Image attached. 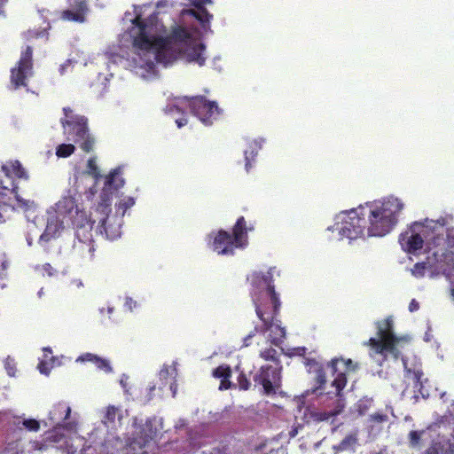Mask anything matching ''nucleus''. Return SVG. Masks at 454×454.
I'll return each instance as SVG.
<instances>
[{
	"label": "nucleus",
	"mask_w": 454,
	"mask_h": 454,
	"mask_svg": "<svg viewBox=\"0 0 454 454\" xmlns=\"http://www.w3.org/2000/svg\"><path fill=\"white\" fill-rule=\"evenodd\" d=\"M97 357V355H94L92 353H84L82 355H81L77 359L76 361L77 362H90L93 364V362L95 361Z\"/></svg>",
	"instance_id": "obj_46"
},
{
	"label": "nucleus",
	"mask_w": 454,
	"mask_h": 454,
	"mask_svg": "<svg viewBox=\"0 0 454 454\" xmlns=\"http://www.w3.org/2000/svg\"><path fill=\"white\" fill-rule=\"evenodd\" d=\"M193 3H201V5H204L205 4L211 3V0H194Z\"/></svg>",
	"instance_id": "obj_56"
},
{
	"label": "nucleus",
	"mask_w": 454,
	"mask_h": 454,
	"mask_svg": "<svg viewBox=\"0 0 454 454\" xmlns=\"http://www.w3.org/2000/svg\"><path fill=\"white\" fill-rule=\"evenodd\" d=\"M75 146L73 144H61L56 149V154L60 158H67L74 153Z\"/></svg>",
	"instance_id": "obj_36"
},
{
	"label": "nucleus",
	"mask_w": 454,
	"mask_h": 454,
	"mask_svg": "<svg viewBox=\"0 0 454 454\" xmlns=\"http://www.w3.org/2000/svg\"><path fill=\"white\" fill-rule=\"evenodd\" d=\"M68 221H70L75 231V238L82 237L89 239L90 235H92L94 222L87 215L84 210L80 209L78 213L74 214Z\"/></svg>",
	"instance_id": "obj_17"
},
{
	"label": "nucleus",
	"mask_w": 454,
	"mask_h": 454,
	"mask_svg": "<svg viewBox=\"0 0 454 454\" xmlns=\"http://www.w3.org/2000/svg\"><path fill=\"white\" fill-rule=\"evenodd\" d=\"M238 384L242 390H247L250 387V381L243 372H241L238 377Z\"/></svg>",
	"instance_id": "obj_42"
},
{
	"label": "nucleus",
	"mask_w": 454,
	"mask_h": 454,
	"mask_svg": "<svg viewBox=\"0 0 454 454\" xmlns=\"http://www.w3.org/2000/svg\"><path fill=\"white\" fill-rule=\"evenodd\" d=\"M337 402V405L335 406V408L330 411H317V412H314L312 413V418L315 421H327L329 420L330 419H333L334 418L335 416H337L338 414H340L343 408H344V403L342 402L341 399L338 398L336 400Z\"/></svg>",
	"instance_id": "obj_29"
},
{
	"label": "nucleus",
	"mask_w": 454,
	"mask_h": 454,
	"mask_svg": "<svg viewBox=\"0 0 454 454\" xmlns=\"http://www.w3.org/2000/svg\"><path fill=\"white\" fill-rule=\"evenodd\" d=\"M43 352H44V354H47V353L51 354L52 353L51 348H43Z\"/></svg>",
	"instance_id": "obj_58"
},
{
	"label": "nucleus",
	"mask_w": 454,
	"mask_h": 454,
	"mask_svg": "<svg viewBox=\"0 0 454 454\" xmlns=\"http://www.w3.org/2000/svg\"><path fill=\"white\" fill-rule=\"evenodd\" d=\"M134 12L136 16L131 20L132 27L129 30L132 45L138 51H153L158 62L169 64L182 58L183 51L194 43L191 32L182 26L172 27L165 37L154 35L157 13L153 12L144 19L141 7L135 6Z\"/></svg>",
	"instance_id": "obj_1"
},
{
	"label": "nucleus",
	"mask_w": 454,
	"mask_h": 454,
	"mask_svg": "<svg viewBox=\"0 0 454 454\" xmlns=\"http://www.w3.org/2000/svg\"><path fill=\"white\" fill-rule=\"evenodd\" d=\"M63 228V221L60 222L58 218H51L48 221L46 228L41 235L40 239L49 241L50 239L57 237Z\"/></svg>",
	"instance_id": "obj_28"
},
{
	"label": "nucleus",
	"mask_w": 454,
	"mask_h": 454,
	"mask_svg": "<svg viewBox=\"0 0 454 454\" xmlns=\"http://www.w3.org/2000/svg\"><path fill=\"white\" fill-rule=\"evenodd\" d=\"M454 269L453 254L448 252H434L427 256L425 261L416 262L410 270L411 274L416 278H421L429 273L431 278L440 274H448Z\"/></svg>",
	"instance_id": "obj_8"
},
{
	"label": "nucleus",
	"mask_w": 454,
	"mask_h": 454,
	"mask_svg": "<svg viewBox=\"0 0 454 454\" xmlns=\"http://www.w3.org/2000/svg\"><path fill=\"white\" fill-rule=\"evenodd\" d=\"M372 419L376 422H383L387 419V415L380 414V413H375L371 416Z\"/></svg>",
	"instance_id": "obj_48"
},
{
	"label": "nucleus",
	"mask_w": 454,
	"mask_h": 454,
	"mask_svg": "<svg viewBox=\"0 0 454 454\" xmlns=\"http://www.w3.org/2000/svg\"><path fill=\"white\" fill-rule=\"evenodd\" d=\"M71 408L64 402L58 403L49 413V419L55 424L67 420L70 417Z\"/></svg>",
	"instance_id": "obj_26"
},
{
	"label": "nucleus",
	"mask_w": 454,
	"mask_h": 454,
	"mask_svg": "<svg viewBox=\"0 0 454 454\" xmlns=\"http://www.w3.org/2000/svg\"><path fill=\"white\" fill-rule=\"evenodd\" d=\"M68 8L60 12V19L66 21L83 23L89 12L87 0H67Z\"/></svg>",
	"instance_id": "obj_16"
},
{
	"label": "nucleus",
	"mask_w": 454,
	"mask_h": 454,
	"mask_svg": "<svg viewBox=\"0 0 454 454\" xmlns=\"http://www.w3.org/2000/svg\"><path fill=\"white\" fill-rule=\"evenodd\" d=\"M31 444H32V449L34 450H43V446L44 445L42 442H38V441L32 442Z\"/></svg>",
	"instance_id": "obj_53"
},
{
	"label": "nucleus",
	"mask_w": 454,
	"mask_h": 454,
	"mask_svg": "<svg viewBox=\"0 0 454 454\" xmlns=\"http://www.w3.org/2000/svg\"><path fill=\"white\" fill-rule=\"evenodd\" d=\"M259 356L265 361H271L275 364L276 367L282 366L279 356L277 350L273 348H268L260 351Z\"/></svg>",
	"instance_id": "obj_32"
},
{
	"label": "nucleus",
	"mask_w": 454,
	"mask_h": 454,
	"mask_svg": "<svg viewBox=\"0 0 454 454\" xmlns=\"http://www.w3.org/2000/svg\"><path fill=\"white\" fill-rule=\"evenodd\" d=\"M135 204V200L133 198L129 197L127 200H121L117 205V210H122V215H124L125 211L131 207Z\"/></svg>",
	"instance_id": "obj_43"
},
{
	"label": "nucleus",
	"mask_w": 454,
	"mask_h": 454,
	"mask_svg": "<svg viewBox=\"0 0 454 454\" xmlns=\"http://www.w3.org/2000/svg\"><path fill=\"white\" fill-rule=\"evenodd\" d=\"M14 207L9 204H0V223L5 222V214L7 212H12Z\"/></svg>",
	"instance_id": "obj_44"
},
{
	"label": "nucleus",
	"mask_w": 454,
	"mask_h": 454,
	"mask_svg": "<svg viewBox=\"0 0 454 454\" xmlns=\"http://www.w3.org/2000/svg\"><path fill=\"white\" fill-rule=\"evenodd\" d=\"M424 225L419 223H412L408 230L402 232L399 236V243L402 249L409 254H415L420 250L424 245V239L419 229H423Z\"/></svg>",
	"instance_id": "obj_15"
},
{
	"label": "nucleus",
	"mask_w": 454,
	"mask_h": 454,
	"mask_svg": "<svg viewBox=\"0 0 454 454\" xmlns=\"http://www.w3.org/2000/svg\"><path fill=\"white\" fill-rule=\"evenodd\" d=\"M253 227H247L244 216L237 219L232 232L230 233L224 230H219L212 232L210 238L212 241V249L218 254L233 255L236 249H243L248 245V231H253Z\"/></svg>",
	"instance_id": "obj_5"
},
{
	"label": "nucleus",
	"mask_w": 454,
	"mask_h": 454,
	"mask_svg": "<svg viewBox=\"0 0 454 454\" xmlns=\"http://www.w3.org/2000/svg\"><path fill=\"white\" fill-rule=\"evenodd\" d=\"M450 296H451L452 300L454 301V287H452L450 289Z\"/></svg>",
	"instance_id": "obj_59"
},
{
	"label": "nucleus",
	"mask_w": 454,
	"mask_h": 454,
	"mask_svg": "<svg viewBox=\"0 0 454 454\" xmlns=\"http://www.w3.org/2000/svg\"><path fill=\"white\" fill-rule=\"evenodd\" d=\"M183 100L188 102L191 112L206 125L212 124L220 114L216 103L207 100L204 96L184 97Z\"/></svg>",
	"instance_id": "obj_11"
},
{
	"label": "nucleus",
	"mask_w": 454,
	"mask_h": 454,
	"mask_svg": "<svg viewBox=\"0 0 454 454\" xmlns=\"http://www.w3.org/2000/svg\"><path fill=\"white\" fill-rule=\"evenodd\" d=\"M170 389L172 390L173 395H176V383L171 384Z\"/></svg>",
	"instance_id": "obj_57"
},
{
	"label": "nucleus",
	"mask_w": 454,
	"mask_h": 454,
	"mask_svg": "<svg viewBox=\"0 0 454 454\" xmlns=\"http://www.w3.org/2000/svg\"><path fill=\"white\" fill-rule=\"evenodd\" d=\"M362 214H364L362 205L348 211L339 229L340 235L349 239L362 238L365 233L368 235L367 219Z\"/></svg>",
	"instance_id": "obj_9"
},
{
	"label": "nucleus",
	"mask_w": 454,
	"mask_h": 454,
	"mask_svg": "<svg viewBox=\"0 0 454 454\" xmlns=\"http://www.w3.org/2000/svg\"><path fill=\"white\" fill-rule=\"evenodd\" d=\"M149 390H150V392H153V390H155V386L151 387Z\"/></svg>",
	"instance_id": "obj_63"
},
{
	"label": "nucleus",
	"mask_w": 454,
	"mask_h": 454,
	"mask_svg": "<svg viewBox=\"0 0 454 454\" xmlns=\"http://www.w3.org/2000/svg\"><path fill=\"white\" fill-rule=\"evenodd\" d=\"M327 366L331 368L332 374L336 375L332 382V386L336 389V396L341 395V391L347 385V372H354L357 369V365L354 364L351 359L344 360L342 358H333L328 362Z\"/></svg>",
	"instance_id": "obj_13"
},
{
	"label": "nucleus",
	"mask_w": 454,
	"mask_h": 454,
	"mask_svg": "<svg viewBox=\"0 0 454 454\" xmlns=\"http://www.w3.org/2000/svg\"><path fill=\"white\" fill-rule=\"evenodd\" d=\"M231 378L221 380L219 389L220 390H227L232 387V384L230 380Z\"/></svg>",
	"instance_id": "obj_47"
},
{
	"label": "nucleus",
	"mask_w": 454,
	"mask_h": 454,
	"mask_svg": "<svg viewBox=\"0 0 454 454\" xmlns=\"http://www.w3.org/2000/svg\"><path fill=\"white\" fill-rule=\"evenodd\" d=\"M156 434V428L151 423H146L138 434L126 444L123 454H149Z\"/></svg>",
	"instance_id": "obj_12"
},
{
	"label": "nucleus",
	"mask_w": 454,
	"mask_h": 454,
	"mask_svg": "<svg viewBox=\"0 0 454 454\" xmlns=\"http://www.w3.org/2000/svg\"><path fill=\"white\" fill-rule=\"evenodd\" d=\"M252 299L256 316L262 325L254 326V330L244 338V346H248V341L256 333L264 334L267 332H270L269 337L271 344L280 346L286 338V329L281 326L280 320L278 319L281 308L278 294L271 289L265 294L254 293Z\"/></svg>",
	"instance_id": "obj_2"
},
{
	"label": "nucleus",
	"mask_w": 454,
	"mask_h": 454,
	"mask_svg": "<svg viewBox=\"0 0 454 454\" xmlns=\"http://www.w3.org/2000/svg\"><path fill=\"white\" fill-rule=\"evenodd\" d=\"M38 369H39L40 372L43 373V374H49V372H50V370L47 367V364L45 362H40L38 364Z\"/></svg>",
	"instance_id": "obj_50"
},
{
	"label": "nucleus",
	"mask_w": 454,
	"mask_h": 454,
	"mask_svg": "<svg viewBox=\"0 0 454 454\" xmlns=\"http://www.w3.org/2000/svg\"><path fill=\"white\" fill-rule=\"evenodd\" d=\"M212 375L216 379H227L231 377V369L230 365L222 364L214 369Z\"/></svg>",
	"instance_id": "obj_35"
},
{
	"label": "nucleus",
	"mask_w": 454,
	"mask_h": 454,
	"mask_svg": "<svg viewBox=\"0 0 454 454\" xmlns=\"http://www.w3.org/2000/svg\"><path fill=\"white\" fill-rule=\"evenodd\" d=\"M405 377L413 381V387L417 392H419L422 397L429 395L428 392L424 389V383L427 382V379H424V372L420 366H414V368H409L404 364Z\"/></svg>",
	"instance_id": "obj_22"
},
{
	"label": "nucleus",
	"mask_w": 454,
	"mask_h": 454,
	"mask_svg": "<svg viewBox=\"0 0 454 454\" xmlns=\"http://www.w3.org/2000/svg\"><path fill=\"white\" fill-rule=\"evenodd\" d=\"M120 176L119 169H114L107 176L105 184V188L101 194L102 202L99 203L98 207H102V211L110 210L109 207L111 205L110 199L108 195L106 194V189L113 188L114 190H118L124 185V179Z\"/></svg>",
	"instance_id": "obj_19"
},
{
	"label": "nucleus",
	"mask_w": 454,
	"mask_h": 454,
	"mask_svg": "<svg viewBox=\"0 0 454 454\" xmlns=\"http://www.w3.org/2000/svg\"><path fill=\"white\" fill-rule=\"evenodd\" d=\"M43 288H41V290L38 292V295H39L40 297H41V296L43 295Z\"/></svg>",
	"instance_id": "obj_61"
},
{
	"label": "nucleus",
	"mask_w": 454,
	"mask_h": 454,
	"mask_svg": "<svg viewBox=\"0 0 454 454\" xmlns=\"http://www.w3.org/2000/svg\"><path fill=\"white\" fill-rule=\"evenodd\" d=\"M419 309V303L415 299H412L409 304V310L411 312L417 311Z\"/></svg>",
	"instance_id": "obj_49"
},
{
	"label": "nucleus",
	"mask_w": 454,
	"mask_h": 454,
	"mask_svg": "<svg viewBox=\"0 0 454 454\" xmlns=\"http://www.w3.org/2000/svg\"><path fill=\"white\" fill-rule=\"evenodd\" d=\"M19 443L17 442H9L4 448L3 454H19Z\"/></svg>",
	"instance_id": "obj_45"
},
{
	"label": "nucleus",
	"mask_w": 454,
	"mask_h": 454,
	"mask_svg": "<svg viewBox=\"0 0 454 454\" xmlns=\"http://www.w3.org/2000/svg\"><path fill=\"white\" fill-rule=\"evenodd\" d=\"M43 270L48 273L49 276L53 275V268L51 267V265L50 263H45L43 265Z\"/></svg>",
	"instance_id": "obj_54"
},
{
	"label": "nucleus",
	"mask_w": 454,
	"mask_h": 454,
	"mask_svg": "<svg viewBox=\"0 0 454 454\" xmlns=\"http://www.w3.org/2000/svg\"><path fill=\"white\" fill-rule=\"evenodd\" d=\"M282 366L273 368L270 365H262L254 376V381L262 385L266 395L276 393V387L280 386Z\"/></svg>",
	"instance_id": "obj_14"
},
{
	"label": "nucleus",
	"mask_w": 454,
	"mask_h": 454,
	"mask_svg": "<svg viewBox=\"0 0 454 454\" xmlns=\"http://www.w3.org/2000/svg\"><path fill=\"white\" fill-rule=\"evenodd\" d=\"M87 171L90 176H94L95 178H98L100 176V171L97 165L95 158H90L88 160Z\"/></svg>",
	"instance_id": "obj_39"
},
{
	"label": "nucleus",
	"mask_w": 454,
	"mask_h": 454,
	"mask_svg": "<svg viewBox=\"0 0 454 454\" xmlns=\"http://www.w3.org/2000/svg\"><path fill=\"white\" fill-rule=\"evenodd\" d=\"M75 239L74 243V253L83 259L92 260L96 250L92 235H90L89 239L82 237Z\"/></svg>",
	"instance_id": "obj_23"
},
{
	"label": "nucleus",
	"mask_w": 454,
	"mask_h": 454,
	"mask_svg": "<svg viewBox=\"0 0 454 454\" xmlns=\"http://www.w3.org/2000/svg\"><path fill=\"white\" fill-rule=\"evenodd\" d=\"M93 364H95V366L98 369L102 370L106 372H112V367L110 366L109 363L106 360H105L98 356H97L95 361L93 362Z\"/></svg>",
	"instance_id": "obj_41"
},
{
	"label": "nucleus",
	"mask_w": 454,
	"mask_h": 454,
	"mask_svg": "<svg viewBox=\"0 0 454 454\" xmlns=\"http://www.w3.org/2000/svg\"><path fill=\"white\" fill-rule=\"evenodd\" d=\"M24 37L27 41H32L34 39H38V38H44L45 40H48V38H49L48 29L42 28V27L28 29L24 33Z\"/></svg>",
	"instance_id": "obj_33"
},
{
	"label": "nucleus",
	"mask_w": 454,
	"mask_h": 454,
	"mask_svg": "<svg viewBox=\"0 0 454 454\" xmlns=\"http://www.w3.org/2000/svg\"><path fill=\"white\" fill-rule=\"evenodd\" d=\"M21 424L27 430L31 432H37L40 429V423L35 419H23Z\"/></svg>",
	"instance_id": "obj_40"
},
{
	"label": "nucleus",
	"mask_w": 454,
	"mask_h": 454,
	"mask_svg": "<svg viewBox=\"0 0 454 454\" xmlns=\"http://www.w3.org/2000/svg\"><path fill=\"white\" fill-rule=\"evenodd\" d=\"M377 325V337L370 338L364 345L370 347L369 356L376 360L379 365H382L391 355L395 360L400 356V351L397 348V344L400 340L393 331L394 323L392 318L387 317L384 320L378 321Z\"/></svg>",
	"instance_id": "obj_4"
},
{
	"label": "nucleus",
	"mask_w": 454,
	"mask_h": 454,
	"mask_svg": "<svg viewBox=\"0 0 454 454\" xmlns=\"http://www.w3.org/2000/svg\"><path fill=\"white\" fill-rule=\"evenodd\" d=\"M63 114L64 117L59 121L66 138L78 145L84 153L92 152L95 138L90 133L88 119L83 115L74 114L69 106L63 108Z\"/></svg>",
	"instance_id": "obj_6"
},
{
	"label": "nucleus",
	"mask_w": 454,
	"mask_h": 454,
	"mask_svg": "<svg viewBox=\"0 0 454 454\" xmlns=\"http://www.w3.org/2000/svg\"><path fill=\"white\" fill-rule=\"evenodd\" d=\"M118 412H119V410L114 407V406H108L106 408V411L105 412V415H104V418H103V422L105 424H108V423H114L115 422V419L116 418L118 417Z\"/></svg>",
	"instance_id": "obj_37"
},
{
	"label": "nucleus",
	"mask_w": 454,
	"mask_h": 454,
	"mask_svg": "<svg viewBox=\"0 0 454 454\" xmlns=\"http://www.w3.org/2000/svg\"><path fill=\"white\" fill-rule=\"evenodd\" d=\"M363 207L368 223V237H383L396 225L403 204L398 198L389 196L382 200L367 202Z\"/></svg>",
	"instance_id": "obj_3"
},
{
	"label": "nucleus",
	"mask_w": 454,
	"mask_h": 454,
	"mask_svg": "<svg viewBox=\"0 0 454 454\" xmlns=\"http://www.w3.org/2000/svg\"><path fill=\"white\" fill-rule=\"evenodd\" d=\"M425 434V430H412L408 434L409 446L411 448H419L421 444L422 436Z\"/></svg>",
	"instance_id": "obj_34"
},
{
	"label": "nucleus",
	"mask_w": 454,
	"mask_h": 454,
	"mask_svg": "<svg viewBox=\"0 0 454 454\" xmlns=\"http://www.w3.org/2000/svg\"><path fill=\"white\" fill-rule=\"evenodd\" d=\"M423 454H454V437L438 436Z\"/></svg>",
	"instance_id": "obj_21"
},
{
	"label": "nucleus",
	"mask_w": 454,
	"mask_h": 454,
	"mask_svg": "<svg viewBox=\"0 0 454 454\" xmlns=\"http://www.w3.org/2000/svg\"><path fill=\"white\" fill-rule=\"evenodd\" d=\"M204 50V45H195V43H193L187 50L183 51L182 57H184L188 62H195L201 67L205 64L206 60V58L203 56Z\"/></svg>",
	"instance_id": "obj_25"
},
{
	"label": "nucleus",
	"mask_w": 454,
	"mask_h": 454,
	"mask_svg": "<svg viewBox=\"0 0 454 454\" xmlns=\"http://www.w3.org/2000/svg\"><path fill=\"white\" fill-rule=\"evenodd\" d=\"M176 123L178 128H182L188 123V120L185 117L178 118L176 120Z\"/></svg>",
	"instance_id": "obj_52"
},
{
	"label": "nucleus",
	"mask_w": 454,
	"mask_h": 454,
	"mask_svg": "<svg viewBox=\"0 0 454 454\" xmlns=\"http://www.w3.org/2000/svg\"><path fill=\"white\" fill-rule=\"evenodd\" d=\"M305 351H306L305 348H297V354L296 355L301 356H305Z\"/></svg>",
	"instance_id": "obj_55"
},
{
	"label": "nucleus",
	"mask_w": 454,
	"mask_h": 454,
	"mask_svg": "<svg viewBox=\"0 0 454 454\" xmlns=\"http://www.w3.org/2000/svg\"><path fill=\"white\" fill-rule=\"evenodd\" d=\"M0 173V191L2 194L11 192L14 194L18 207L27 211L35 207V201L32 200H24L18 193V184L16 179L28 180V174L19 160H10L1 167Z\"/></svg>",
	"instance_id": "obj_7"
},
{
	"label": "nucleus",
	"mask_w": 454,
	"mask_h": 454,
	"mask_svg": "<svg viewBox=\"0 0 454 454\" xmlns=\"http://www.w3.org/2000/svg\"><path fill=\"white\" fill-rule=\"evenodd\" d=\"M304 365L307 367L308 372L315 373L314 378V392L321 390L326 384V375L324 365L314 358L304 357Z\"/></svg>",
	"instance_id": "obj_20"
},
{
	"label": "nucleus",
	"mask_w": 454,
	"mask_h": 454,
	"mask_svg": "<svg viewBox=\"0 0 454 454\" xmlns=\"http://www.w3.org/2000/svg\"><path fill=\"white\" fill-rule=\"evenodd\" d=\"M108 220V217L103 218L102 220H100V224L101 227L104 229L107 239H114L121 236V225L118 224L117 226L114 227L109 226L107 224Z\"/></svg>",
	"instance_id": "obj_31"
},
{
	"label": "nucleus",
	"mask_w": 454,
	"mask_h": 454,
	"mask_svg": "<svg viewBox=\"0 0 454 454\" xmlns=\"http://www.w3.org/2000/svg\"><path fill=\"white\" fill-rule=\"evenodd\" d=\"M346 442H347V439H344L342 442H341V446L344 448V445L346 444Z\"/></svg>",
	"instance_id": "obj_62"
},
{
	"label": "nucleus",
	"mask_w": 454,
	"mask_h": 454,
	"mask_svg": "<svg viewBox=\"0 0 454 454\" xmlns=\"http://www.w3.org/2000/svg\"><path fill=\"white\" fill-rule=\"evenodd\" d=\"M250 280V283L253 286V290L251 294L253 295L254 293L256 294H265L269 291L275 290V286L273 284V276L269 271L266 274L262 272H254L247 278Z\"/></svg>",
	"instance_id": "obj_18"
},
{
	"label": "nucleus",
	"mask_w": 454,
	"mask_h": 454,
	"mask_svg": "<svg viewBox=\"0 0 454 454\" xmlns=\"http://www.w3.org/2000/svg\"><path fill=\"white\" fill-rule=\"evenodd\" d=\"M33 75V49L27 46L21 51L17 65L11 69V83L15 90L27 86V79Z\"/></svg>",
	"instance_id": "obj_10"
},
{
	"label": "nucleus",
	"mask_w": 454,
	"mask_h": 454,
	"mask_svg": "<svg viewBox=\"0 0 454 454\" xmlns=\"http://www.w3.org/2000/svg\"><path fill=\"white\" fill-rule=\"evenodd\" d=\"M166 112L168 114H173L175 112L179 113V112H181V109L179 108V106L173 105V106H167Z\"/></svg>",
	"instance_id": "obj_51"
},
{
	"label": "nucleus",
	"mask_w": 454,
	"mask_h": 454,
	"mask_svg": "<svg viewBox=\"0 0 454 454\" xmlns=\"http://www.w3.org/2000/svg\"><path fill=\"white\" fill-rule=\"evenodd\" d=\"M262 145L259 142L256 140H254L250 142L247 145V149L244 151L245 155V168L246 170L248 172L250 168H252V161L255 160V157L258 154L259 150L261 149Z\"/></svg>",
	"instance_id": "obj_30"
},
{
	"label": "nucleus",
	"mask_w": 454,
	"mask_h": 454,
	"mask_svg": "<svg viewBox=\"0 0 454 454\" xmlns=\"http://www.w3.org/2000/svg\"><path fill=\"white\" fill-rule=\"evenodd\" d=\"M163 373H164V374H168V369H166V370H164V371L162 370V371L160 372V375H162Z\"/></svg>",
	"instance_id": "obj_60"
},
{
	"label": "nucleus",
	"mask_w": 454,
	"mask_h": 454,
	"mask_svg": "<svg viewBox=\"0 0 454 454\" xmlns=\"http://www.w3.org/2000/svg\"><path fill=\"white\" fill-rule=\"evenodd\" d=\"M193 5L196 7V10H187V13L193 16L197 20L200 21L201 27L204 29H207V27H209V23L213 18V15L208 12L204 5H201V3H193Z\"/></svg>",
	"instance_id": "obj_27"
},
{
	"label": "nucleus",
	"mask_w": 454,
	"mask_h": 454,
	"mask_svg": "<svg viewBox=\"0 0 454 454\" xmlns=\"http://www.w3.org/2000/svg\"><path fill=\"white\" fill-rule=\"evenodd\" d=\"M446 244H447V248H439L435 252H439V254H442V252L451 253L453 254V263H454V231H450L447 234Z\"/></svg>",
	"instance_id": "obj_38"
},
{
	"label": "nucleus",
	"mask_w": 454,
	"mask_h": 454,
	"mask_svg": "<svg viewBox=\"0 0 454 454\" xmlns=\"http://www.w3.org/2000/svg\"><path fill=\"white\" fill-rule=\"evenodd\" d=\"M79 210L74 198L71 196L63 197L56 204V212L59 216H62L63 219H67V221L73 217L74 214H77Z\"/></svg>",
	"instance_id": "obj_24"
}]
</instances>
